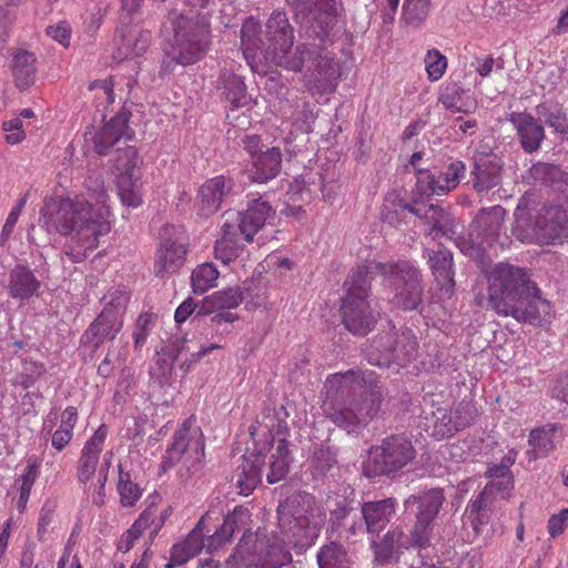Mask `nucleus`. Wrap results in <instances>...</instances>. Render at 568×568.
Returning <instances> with one entry per match:
<instances>
[{
	"label": "nucleus",
	"instance_id": "1",
	"mask_svg": "<svg viewBox=\"0 0 568 568\" xmlns=\"http://www.w3.org/2000/svg\"><path fill=\"white\" fill-rule=\"evenodd\" d=\"M278 531L272 539L262 531L245 534L233 555L229 568H282L292 561L288 548L306 550L316 541L325 511L307 493L287 497L277 507Z\"/></svg>",
	"mask_w": 568,
	"mask_h": 568
},
{
	"label": "nucleus",
	"instance_id": "2",
	"mask_svg": "<svg viewBox=\"0 0 568 568\" xmlns=\"http://www.w3.org/2000/svg\"><path fill=\"white\" fill-rule=\"evenodd\" d=\"M109 195L103 184L74 197H62L45 203L40 211V223L49 233L67 239L63 254L73 263L83 262L108 235L112 227Z\"/></svg>",
	"mask_w": 568,
	"mask_h": 568
},
{
	"label": "nucleus",
	"instance_id": "3",
	"mask_svg": "<svg viewBox=\"0 0 568 568\" xmlns=\"http://www.w3.org/2000/svg\"><path fill=\"white\" fill-rule=\"evenodd\" d=\"M374 273L384 276L387 285L394 288L392 302L395 306L414 310L420 302L419 273L410 262H369L358 265L345 282L346 296L342 305L344 325L353 334H367L376 322V312L368 301L369 282Z\"/></svg>",
	"mask_w": 568,
	"mask_h": 568
},
{
	"label": "nucleus",
	"instance_id": "4",
	"mask_svg": "<svg viewBox=\"0 0 568 568\" xmlns=\"http://www.w3.org/2000/svg\"><path fill=\"white\" fill-rule=\"evenodd\" d=\"M324 394V414L347 433L356 432L376 415L382 397L373 372L353 369L327 376Z\"/></svg>",
	"mask_w": 568,
	"mask_h": 568
},
{
	"label": "nucleus",
	"instance_id": "5",
	"mask_svg": "<svg viewBox=\"0 0 568 568\" xmlns=\"http://www.w3.org/2000/svg\"><path fill=\"white\" fill-rule=\"evenodd\" d=\"M488 283V304L500 316L536 323L541 312H548L549 304L540 297L526 268L500 263L493 268Z\"/></svg>",
	"mask_w": 568,
	"mask_h": 568
},
{
	"label": "nucleus",
	"instance_id": "6",
	"mask_svg": "<svg viewBox=\"0 0 568 568\" xmlns=\"http://www.w3.org/2000/svg\"><path fill=\"white\" fill-rule=\"evenodd\" d=\"M108 428L101 425L85 442L77 465V478L85 493L91 496L95 506L105 503V483L111 467V454H105L100 463V455L104 448Z\"/></svg>",
	"mask_w": 568,
	"mask_h": 568
},
{
	"label": "nucleus",
	"instance_id": "7",
	"mask_svg": "<svg viewBox=\"0 0 568 568\" xmlns=\"http://www.w3.org/2000/svg\"><path fill=\"white\" fill-rule=\"evenodd\" d=\"M176 465H180L178 473L184 480H189L200 473L204 465L202 433L200 428L191 427L190 422H185L175 432L162 462L165 471Z\"/></svg>",
	"mask_w": 568,
	"mask_h": 568
},
{
	"label": "nucleus",
	"instance_id": "8",
	"mask_svg": "<svg viewBox=\"0 0 568 568\" xmlns=\"http://www.w3.org/2000/svg\"><path fill=\"white\" fill-rule=\"evenodd\" d=\"M414 457L410 442L403 437H390L381 446L369 449L363 470L367 477L388 475L406 466Z\"/></svg>",
	"mask_w": 568,
	"mask_h": 568
},
{
	"label": "nucleus",
	"instance_id": "9",
	"mask_svg": "<svg viewBox=\"0 0 568 568\" xmlns=\"http://www.w3.org/2000/svg\"><path fill=\"white\" fill-rule=\"evenodd\" d=\"M445 496L442 489L434 488L412 495L405 500L406 509L416 507V523L412 531L416 547L425 548L433 539V521L438 515Z\"/></svg>",
	"mask_w": 568,
	"mask_h": 568
},
{
	"label": "nucleus",
	"instance_id": "10",
	"mask_svg": "<svg viewBox=\"0 0 568 568\" xmlns=\"http://www.w3.org/2000/svg\"><path fill=\"white\" fill-rule=\"evenodd\" d=\"M141 164L142 161L133 146L118 152L114 169L123 205L138 207L142 204Z\"/></svg>",
	"mask_w": 568,
	"mask_h": 568
},
{
	"label": "nucleus",
	"instance_id": "11",
	"mask_svg": "<svg viewBox=\"0 0 568 568\" xmlns=\"http://www.w3.org/2000/svg\"><path fill=\"white\" fill-rule=\"evenodd\" d=\"M489 484L476 500L467 507L468 519L474 530L479 531L480 527L487 523L485 510L489 507L490 500L500 498L506 499L514 487L513 475L507 465H495L489 468Z\"/></svg>",
	"mask_w": 568,
	"mask_h": 568
},
{
	"label": "nucleus",
	"instance_id": "12",
	"mask_svg": "<svg viewBox=\"0 0 568 568\" xmlns=\"http://www.w3.org/2000/svg\"><path fill=\"white\" fill-rule=\"evenodd\" d=\"M505 217V211L496 205L481 210L475 217L471 243H464L462 252L476 260H481L488 248H491L497 240Z\"/></svg>",
	"mask_w": 568,
	"mask_h": 568
},
{
	"label": "nucleus",
	"instance_id": "13",
	"mask_svg": "<svg viewBox=\"0 0 568 568\" xmlns=\"http://www.w3.org/2000/svg\"><path fill=\"white\" fill-rule=\"evenodd\" d=\"M126 297L120 295L105 304L95 321L82 335V342L94 349L106 339H113L123 326Z\"/></svg>",
	"mask_w": 568,
	"mask_h": 568
},
{
	"label": "nucleus",
	"instance_id": "14",
	"mask_svg": "<svg viewBox=\"0 0 568 568\" xmlns=\"http://www.w3.org/2000/svg\"><path fill=\"white\" fill-rule=\"evenodd\" d=\"M186 252V240L183 231L172 225L165 226L161 244L155 254V274L165 276L178 272L184 264Z\"/></svg>",
	"mask_w": 568,
	"mask_h": 568
},
{
	"label": "nucleus",
	"instance_id": "15",
	"mask_svg": "<svg viewBox=\"0 0 568 568\" xmlns=\"http://www.w3.org/2000/svg\"><path fill=\"white\" fill-rule=\"evenodd\" d=\"M466 166L459 160L452 161L438 174L428 171H418L416 180V194L418 199L432 195H444L455 190L465 178Z\"/></svg>",
	"mask_w": 568,
	"mask_h": 568
},
{
	"label": "nucleus",
	"instance_id": "16",
	"mask_svg": "<svg viewBox=\"0 0 568 568\" xmlns=\"http://www.w3.org/2000/svg\"><path fill=\"white\" fill-rule=\"evenodd\" d=\"M128 121V113L119 112L103 125L85 132V142H91L97 153L105 154L121 139H131Z\"/></svg>",
	"mask_w": 568,
	"mask_h": 568
},
{
	"label": "nucleus",
	"instance_id": "17",
	"mask_svg": "<svg viewBox=\"0 0 568 568\" xmlns=\"http://www.w3.org/2000/svg\"><path fill=\"white\" fill-rule=\"evenodd\" d=\"M314 70L307 75L306 85L314 93L333 92L338 83L339 64L335 55L328 51H321L314 58Z\"/></svg>",
	"mask_w": 568,
	"mask_h": 568
},
{
	"label": "nucleus",
	"instance_id": "18",
	"mask_svg": "<svg viewBox=\"0 0 568 568\" xmlns=\"http://www.w3.org/2000/svg\"><path fill=\"white\" fill-rule=\"evenodd\" d=\"M297 8L312 14L311 36H328L333 30L338 14L336 0H300Z\"/></svg>",
	"mask_w": 568,
	"mask_h": 568
},
{
	"label": "nucleus",
	"instance_id": "19",
	"mask_svg": "<svg viewBox=\"0 0 568 568\" xmlns=\"http://www.w3.org/2000/svg\"><path fill=\"white\" fill-rule=\"evenodd\" d=\"M474 420V409L469 404H459L453 412L438 408L434 413L433 435L437 439L449 437Z\"/></svg>",
	"mask_w": 568,
	"mask_h": 568
},
{
	"label": "nucleus",
	"instance_id": "20",
	"mask_svg": "<svg viewBox=\"0 0 568 568\" xmlns=\"http://www.w3.org/2000/svg\"><path fill=\"white\" fill-rule=\"evenodd\" d=\"M536 234L546 241H555L568 234V199L545 207L536 223Z\"/></svg>",
	"mask_w": 568,
	"mask_h": 568
},
{
	"label": "nucleus",
	"instance_id": "21",
	"mask_svg": "<svg viewBox=\"0 0 568 568\" xmlns=\"http://www.w3.org/2000/svg\"><path fill=\"white\" fill-rule=\"evenodd\" d=\"M232 185V181L223 175L207 180L199 190L197 213L202 216L215 213L221 207L223 199L230 193Z\"/></svg>",
	"mask_w": 568,
	"mask_h": 568
},
{
	"label": "nucleus",
	"instance_id": "22",
	"mask_svg": "<svg viewBox=\"0 0 568 568\" xmlns=\"http://www.w3.org/2000/svg\"><path fill=\"white\" fill-rule=\"evenodd\" d=\"M274 49H268L266 57L275 64L288 70H300L306 59L312 58L313 53L304 47L293 43V38H273Z\"/></svg>",
	"mask_w": 568,
	"mask_h": 568
},
{
	"label": "nucleus",
	"instance_id": "23",
	"mask_svg": "<svg viewBox=\"0 0 568 568\" xmlns=\"http://www.w3.org/2000/svg\"><path fill=\"white\" fill-rule=\"evenodd\" d=\"M204 523L205 517H202L184 540L172 546L170 561L165 568L184 565L200 554L204 548Z\"/></svg>",
	"mask_w": 568,
	"mask_h": 568
},
{
	"label": "nucleus",
	"instance_id": "24",
	"mask_svg": "<svg viewBox=\"0 0 568 568\" xmlns=\"http://www.w3.org/2000/svg\"><path fill=\"white\" fill-rule=\"evenodd\" d=\"M207 32L209 21L202 14L189 18L178 11H171L162 23L164 36H203Z\"/></svg>",
	"mask_w": 568,
	"mask_h": 568
},
{
	"label": "nucleus",
	"instance_id": "25",
	"mask_svg": "<svg viewBox=\"0 0 568 568\" xmlns=\"http://www.w3.org/2000/svg\"><path fill=\"white\" fill-rule=\"evenodd\" d=\"M165 54L182 65L193 64L207 51L206 38H171Z\"/></svg>",
	"mask_w": 568,
	"mask_h": 568
},
{
	"label": "nucleus",
	"instance_id": "26",
	"mask_svg": "<svg viewBox=\"0 0 568 568\" xmlns=\"http://www.w3.org/2000/svg\"><path fill=\"white\" fill-rule=\"evenodd\" d=\"M426 255L439 290L443 295L450 296L454 287L453 255L450 251L440 247L437 250L428 247L426 248Z\"/></svg>",
	"mask_w": 568,
	"mask_h": 568
},
{
	"label": "nucleus",
	"instance_id": "27",
	"mask_svg": "<svg viewBox=\"0 0 568 568\" xmlns=\"http://www.w3.org/2000/svg\"><path fill=\"white\" fill-rule=\"evenodd\" d=\"M272 213L273 210L268 202L261 199L253 200L246 211L240 214L236 229L240 231V234L243 235L244 240L250 242Z\"/></svg>",
	"mask_w": 568,
	"mask_h": 568
},
{
	"label": "nucleus",
	"instance_id": "28",
	"mask_svg": "<svg viewBox=\"0 0 568 568\" xmlns=\"http://www.w3.org/2000/svg\"><path fill=\"white\" fill-rule=\"evenodd\" d=\"M41 282L24 265H17L9 274L8 292L13 300L27 301L39 294Z\"/></svg>",
	"mask_w": 568,
	"mask_h": 568
},
{
	"label": "nucleus",
	"instance_id": "29",
	"mask_svg": "<svg viewBox=\"0 0 568 568\" xmlns=\"http://www.w3.org/2000/svg\"><path fill=\"white\" fill-rule=\"evenodd\" d=\"M510 122L517 131L523 149L528 153L537 151L545 138L541 124L527 113L511 114Z\"/></svg>",
	"mask_w": 568,
	"mask_h": 568
},
{
	"label": "nucleus",
	"instance_id": "30",
	"mask_svg": "<svg viewBox=\"0 0 568 568\" xmlns=\"http://www.w3.org/2000/svg\"><path fill=\"white\" fill-rule=\"evenodd\" d=\"M264 464L265 456L261 452L244 456L236 474V486L240 494L247 496L261 484Z\"/></svg>",
	"mask_w": 568,
	"mask_h": 568
},
{
	"label": "nucleus",
	"instance_id": "31",
	"mask_svg": "<svg viewBox=\"0 0 568 568\" xmlns=\"http://www.w3.org/2000/svg\"><path fill=\"white\" fill-rule=\"evenodd\" d=\"M372 546L375 552V559L381 564H387L397 558L402 549H408L410 546H416L413 540V535L407 537L400 528L390 529L381 544L372 540Z\"/></svg>",
	"mask_w": 568,
	"mask_h": 568
},
{
	"label": "nucleus",
	"instance_id": "32",
	"mask_svg": "<svg viewBox=\"0 0 568 568\" xmlns=\"http://www.w3.org/2000/svg\"><path fill=\"white\" fill-rule=\"evenodd\" d=\"M242 239L244 237L240 234L236 225L230 223V219L226 217L222 226V237L215 243V258L220 260L223 264L234 261L243 250Z\"/></svg>",
	"mask_w": 568,
	"mask_h": 568
},
{
	"label": "nucleus",
	"instance_id": "33",
	"mask_svg": "<svg viewBox=\"0 0 568 568\" xmlns=\"http://www.w3.org/2000/svg\"><path fill=\"white\" fill-rule=\"evenodd\" d=\"M282 154L278 148H271L255 155L248 176L253 182L267 183L281 170Z\"/></svg>",
	"mask_w": 568,
	"mask_h": 568
},
{
	"label": "nucleus",
	"instance_id": "34",
	"mask_svg": "<svg viewBox=\"0 0 568 568\" xmlns=\"http://www.w3.org/2000/svg\"><path fill=\"white\" fill-rule=\"evenodd\" d=\"M396 501L387 498L378 501H368L362 506V514L369 534L379 532L385 528L395 511Z\"/></svg>",
	"mask_w": 568,
	"mask_h": 568
},
{
	"label": "nucleus",
	"instance_id": "35",
	"mask_svg": "<svg viewBox=\"0 0 568 568\" xmlns=\"http://www.w3.org/2000/svg\"><path fill=\"white\" fill-rule=\"evenodd\" d=\"M37 58L33 52L18 49L12 54V72L16 85L26 90L34 84L37 77Z\"/></svg>",
	"mask_w": 568,
	"mask_h": 568
},
{
	"label": "nucleus",
	"instance_id": "36",
	"mask_svg": "<svg viewBox=\"0 0 568 568\" xmlns=\"http://www.w3.org/2000/svg\"><path fill=\"white\" fill-rule=\"evenodd\" d=\"M247 519L248 511L243 507H236L232 513L227 514L220 529L204 542L206 551L213 552L219 549L232 537L235 530L240 529V525L244 524Z\"/></svg>",
	"mask_w": 568,
	"mask_h": 568
},
{
	"label": "nucleus",
	"instance_id": "37",
	"mask_svg": "<svg viewBox=\"0 0 568 568\" xmlns=\"http://www.w3.org/2000/svg\"><path fill=\"white\" fill-rule=\"evenodd\" d=\"M439 102L453 113H470L476 109L475 99L457 84H449L443 89Z\"/></svg>",
	"mask_w": 568,
	"mask_h": 568
},
{
	"label": "nucleus",
	"instance_id": "38",
	"mask_svg": "<svg viewBox=\"0 0 568 568\" xmlns=\"http://www.w3.org/2000/svg\"><path fill=\"white\" fill-rule=\"evenodd\" d=\"M243 301L242 291L239 287H230L206 296L199 314L236 308Z\"/></svg>",
	"mask_w": 568,
	"mask_h": 568
},
{
	"label": "nucleus",
	"instance_id": "39",
	"mask_svg": "<svg viewBox=\"0 0 568 568\" xmlns=\"http://www.w3.org/2000/svg\"><path fill=\"white\" fill-rule=\"evenodd\" d=\"M556 427L548 425L531 430L529 435V445L531 449L528 452L529 459H537L547 456L555 447Z\"/></svg>",
	"mask_w": 568,
	"mask_h": 568
},
{
	"label": "nucleus",
	"instance_id": "40",
	"mask_svg": "<svg viewBox=\"0 0 568 568\" xmlns=\"http://www.w3.org/2000/svg\"><path fill=\"white\" fill-rule=\"evenodd\" d=\"M291 463L288 442L285 439L278 440L275 452L271 456L270 471L266 475L268 484L281 481L288 471Z\"/></svg>",
	"mask_w": 568,
	"mask_h": 568
},
{
	"label": "nucleus",
	"instance_id": "41",
	"mask_svg": "<svg viewBox=\"0 0 568 568\" xmlns=\"http://www.w3.org/2000/svg\"><path fill=\"white\" fill-rule=\"evenodd\" d=\"M219 271L213 263H203L193 270L191 275V285L193 292L203 294L210 288L216 286Z\"/></svg>",
	"mask_w": 568,
	"mask_h": 568
},
{
	"label": "nucleus",
	"instance_id": "42",
	"mask_svg": "<svg viewBox=\"0 0 568 568\" xmlns=\"http://www.w3.org/2000/svg\"><path fill=\"white\" fill-rule=\"evenodd\" d=\"M317 562L320 568H349L346 552L336 542H331L321 548Z\"/></svg>",
	"mask_w": 568,
	"mask_h": 568
},
{
	"label": "nucleus",
	"instance_id": "43",
	"mask_svg": "<svg viewBox=\"0 0 568 568\" xmlns=\"http://www.w3.org/2000/svg\"><path fill=\"white\" fill-rule=\"evenodd\" d=\"M474 174V186L478 192L487 191L500 182L499 166L497 164L476 163Z\"/></svg>",
	"mask_w": 568,
	"mask_h": 568
},
{
	"label": "nucleus",
	"instance_id": "44",
	"mask_svg": "<svg viewBox=\"0 0 568 568\" xmlns=\"http://www.w3.org/2000/svg\"><path fill=\"white\" fill-rule=\"evenodd\" d=\"M430 0H404L403 21L412 27L422 24L428 16Z\"/></svg>",
	"mask_w": 568,
	"mask_h": 568
},
{
	"label": "nucleus",
	"instance_id": "45",
	"mask_svg": "<svg viewBox=\"0 0 568 568\" xmlns=\"http://www.w3.org/2000/svg\"><path fill=\"white\" fill-rule=\"evenodd\" d=\"M425 216L427 220L433 222V227L430 229V231L427 234V236L432 237L433 240L438 237L440 234L448 236L449 233L450 234L457 233L458 223H453L452 226L448 227V225H447L448 216L443 210H439V209L430 205L428 207V212Z\"/></svg>",
	"mask_w": 568,
	"mask_h": 568
},
{
	"label": "nucleus",
	"instance_id": "46",
	"mask_svg": "<svg viewBox=\"0 0 568 568\" xmlns=\"http://www.w3.org/2000/svg\"><path fill=\"white\" fill-rule=\"evenodd\" d=\"M118 493L120 503L124 507L134 506L142 496L140 486L132 483L130 475L124 473L121 467L119 468Z\"/></svg>",
	"mask_w": 568,
	"mask_h": 568
},
{
	"label": "nucleus",
	"instance_id": "47",
	"mask_svg": "<svg viewBox=\"0 0 568 568\" xmlns=\"http://www.w3.org/2000/svg\"><path fill=\"white\" fill-rule=\"evenodd\" d=\"M222 82L225 90V97L230 102L235 105H242L245 103L246 85L240 77L233 73H224L222 75Z\"/></svg>",
	"mask_w": 568,
	"mask_h": 568
},
{
	"label": "nucleus",
	"instance_id": "48",
	"mask_svg": "<svg viewBox=\"0 0 568 568\" xmlns=\"http://www.w3.org/2000/svg\"><path fill=\"white\" fill-rule=\"evenodd\" d=\"M162 526L163 519H155V508L150 507L139 516L131 527L140 535V537L144 532H149L150 538L153 539Z\"/></svg>",
	"mask_w": 568,
	"mask_h": 568
},
{
	"label": "nucleus",
	"instance_id": "49",
	"mask_svg": "<svg viewBox=\"0 0 568 568\" xmlns=\"http://www.w3.org/2000/svg\"><path fill=\"white\" fill-rule=\"evenodd\" d=\"M416 337L410 332L402 334V341L394 349V359L400 366L406 365L416 354Z\"/></svg>",
	"mask_w": 568,
	"mask_h": 568
},
{
	"label": "nucleus",
	"instance_id": "50",
	"mask_svg": "<svg viewBox=\"0 0 568 568\" xmlns=\"http://www.w3.org/2000/svg\"><path fill=\"white\" fill-rule=\"evenodd\" d=\"M447 68L446 57L437 50H430L425 57V69L432 81L439 80Z\"/></svg>",
	"mask_w": 568,
	"mask_h": 568
},
{
	"label": "nucleus",
	"instance_id": "51",
	"mask_svg": "<svg viewBox=\"0 0 568 568\" xmlns=\"http://www.w3.org/2000/svg\"><path fill=\"white\" fill-rule=\"evenodd\" d=\"M265 27L267 36H290L293 32V28L288 22L286 13L280 10H275L271 14Z\"/></svg>",
	"mask_w": 568,
	"mask_h": 568
},
{
	"label": "nucleus",
	"instance_id": "52",
	"mask_svg": "<svg viewBox=\"0 0 568 568\" xmlns=\"http://www.w3.org/2000/svg\"><path fill=\"white\" fill-rule=\"evenodd\" d=\"M156 321V316L153 313L144 312L142 313L138 321L136 327L133 333L134 346L136 348L142 347L150 335L151 329L153 328Z\"/></svg>",
	"mask_w": 568,
	"mask_h": 568
},
{
	"label": "nucleus",
	"instance_id": "53",
	"mask_svg": "<svg viewBox=\"0 0 568 568\" xmlns=\"http://www.w3.org/2000/svg\"><path fill=\"white\" fill-rule=\"evenodd\" d=\"M559 173L560 171L557 166L547 163H537L529 170L531 179L541 184L552 183Z\"/></svg>",
	"mask_w": 568,
	"mask_h": 568
},
{
	"label": "nucleus",
	"instance_id": "54",
	"mask_svg": "<svg viewBox=\"0 0 568 568\" xmlns=\"http://www.w3.org/2000/svg\"><path fill=\"white\" fill-rule=\"evenodd\" d=\"M28 201V193L23 194L14 206H12L10 213L7 216V220L2 227L1 239L7 240L13 232L16 224L19 220V216Z\"/></svg>",
	"mask_w": 568,
	"mask_h": 568
},
{
	"label": "nucleus",
	"instance_id": "55",
	"mask_svg": "<svg viewBox=\"0 0 568 568\" xmlns=\"http://www.w3.org/2000/svg\"><path fill=\"white\" fill-rule=\"evenodd\" d=\"M39 476V464L37 460L29 459L28 465L23 471V474L18 479L20 484V491L23 494H31V489L33 487L34 481Z\"/></svg>",
	"mask_w": 568,
	"mask_h": 568
},
{
	"label": "nucleus",
	"instance_id": "56",
	"mask_svg": "<svg viewBox=\"0 0 568 568\" xmlns=\"http://www.w3.org/2000/svg\"><path fill=\"white\" fill-rule=\"evenodd\" d=\"M2 129L6 132V141L10 144H18L26 138L22 121L19 118L4 121Z\"/></svg>",
	"mask_w": 568,
	"mask_h": 568
},
{
	"label": "nucleus",
	"instance_id": "57",
	"mask_svg": "<svg viewBox=\"0 0 568 568\" xmlns=\"http://www.w3.org/2000/svg\"><path fill=\"white\" fill-rule=\"evenodd\" d=\"M568 527V507L552 515L548 520V532L552 538L560 536Z\"/></svg>",
	"mask_w": 568,
	"mask_h": 568
},
{
	"label": "nucleus",
	"instance_id": "58",
	"mask_svg": "<svg viewBox=\"0 0 568 568\" xmlns=\"http://www.w3.org/2000/svg\"><path fill=\"white\" fill-rule=\"evenodd\" d=\"M77 423L78 409L73 406H68L60 415V426L57 429L73 436V429Z\"/></svg>",
	"mask_w": 568,
	"mask_h": 568
},
{
	"label": "nucleus",
	"instance_id": "59",
	"mask_svg": "<svg viewBox=\"0 0 568 568\" xmlns=\"http://www.w3.org/2000/svg\"><path fill=\"white\" fill-rule=\"evenodd\" d=\"M219 344H210L209 346H196V344L190 345V343H183L179 348V353L189 352L191 354V362H196L201 357L209 354L211 351L219 348Z\"/></svg>",
	"mask_w": 568,
	"mask_h": 568
},
{
	"label": "nucleus",
	"instance_id": "60",
	"mask_svg": "<svg viewBox=\"0 0 568 568\" xmlns=\"http://www.w3.org/2000/svg\"><path fill=\"white\" fill-rule=\"evenodd\" d=\"M114 83L113 80L104 79V80H95L90 84V90H101L103 95L105 97L106 103H113L115 95L113 92Z\"/></svg>",
	"mask_w": 568,
	"mask_h": 568
},
{
	"label": "nucleus",
	"instance_id": "61",
	"mask_svg": "<svg viewBox=\"0 0 568 568\" xmlns=\"http://www.w3.org/2000/svg\"><path fill=\"white\" fill-rule=\"evenodd\" d=\"M16 21V14L12 10L0 7V36H7Z\"/></svg>",
	"mask_w": 568,
	"mask_h": 568
},
{
	"label": "nucleus",
	"instance_id": "62",
	"mask_svg": "<svg viewBox=\"0 0 568 568\" xmlns=\"http://www.w3.org/2000/svg\"><path fill=\"white\" fill-rule=\"evenodd\" d=\"M545 121L549 126L554 128L557 132H565L567 130L565 114L558 108L550 112V114L546 118Z\"/></svg>",
	"mask_w": 568,
	"mask_h": 568
},
{
	"label": "nucleus",
	"instance_id": "63",
	"mask_svg": "<svg viewBox=\"0 0 568 568\" xmlns=\"http://www.w3.org/2000/svg\"><path fill=\"white\" fill-rule=\"evenodd\" d=\"M551 394L555 398L568 403V375H564L556 381Z\"/></svg>",
	"mask_w": 568,
	"mask_h": 568
},
{
	"label": "nucleus",
	"instance_id": "64",
	"mask_svg": "<svg viewBox=\"0 0 568 568\" xmlns=\"http://www.w3.org/2000/svg\"><path fill=\"white\" fill-rule=\"evenodd\" d=\"M195 303L192 298L185 300L175 311L174 318L176 323H183L195 311Z\"/></svg>",
	"mask_w": 568,
	"mask_h": 568
}]
</instances>
